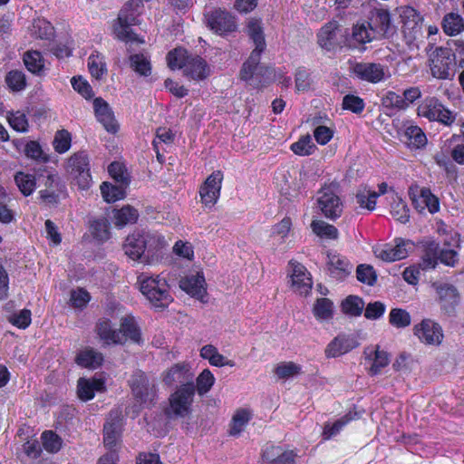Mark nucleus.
<instances>
[{"instance_id":"1","label":"nucleus","mask_w":464,"mask_h":464,"mask_svg":"<svg viewBox=\"0 0 464 464\" xmlns=\"http://www.w3.org/2000/svg\"><path fill=\"white\" fill-rule=\"evenodd\" d=\"M247 34L255 44V49L250 56L244 63L240 76L241 79L247 82L254 88H259L266 83L265 75L271 74L268 68L259 65L261 53L266 48V41L264 36L261 21L252 18L247 24Z\"/></svg>"},{"instance_id":"2","label":"nucleus","mask_w":464,"mask_h":464,"mask_svg":"<svg viewBox=\"0 0 464 464\" xmlns=\"http://www.w3.org/2000/svg\"><path fill=\"white\" fill-rule=\"evenodd\" d=\"M164 246L165 240L161 235L142 229L130 234L122 245V249L130 259L150 265L158 259V254Z\"/></svg>"},{"instance_id":"3","label":"nucleus","mask_w":464,"mask_h":464,"mask_svg":"<svg viewBox=\"0 0 464 464\" xmlns=\"http://www.w3.org/2000/svg\"><path fill=\"white\" fill-rule=\"evenodd\" d=\"M170 69H182L183 73L193 80H203L210 74V67L200 56L188 54L183 48H176L167 56Z\"/></svg>"},{"instance_id":"4","label":"nucleus","mask_w":464,"mask_h":464,"mask_svg":"<svg viewBox=\"0 0 464 464\" xmlns=\"http://www.w3.org/2000/svg\"><path fill=\"white\" fill-rule=\"evenodd\" d=\"M137 283L141 294L152 306L163 309L172 303L173 297L169 293L168 281L160 275L149 276L142 273L138 276Z\"/></svg>"},{"instance_id":"5","label":"nucleus","mask_w":464,"mask_h":464,"mask_svg":"<svg viewBox=\"0 0 464 464\" xmlns=\"http://www.w3.org/2000/svg\"><path fill=\"white\" fill-rule=\"evenodd\" d=\"M143 8L142 0H130L121 10L117 24L114 25L116 37L125 43H144L130 29V26L139 23V16Z\"/></svg>"},{"instance_id":"6","label":"nucleus","mask_w":464,"mask_h":464,"mask_svg":"<svg viewBox=\"0 0 464 464\" xmlns=\"http://www.w3.org/2000/svg\"><path fill=\"white\" fill-rule=\"evenodd\" d=\"M196 392L195 386H179L177 390L169 396V406L166 410V414L169 418H184L191 411Z\"/></svg>"},{"instance_id":"7","label":"nucleus","mask_w":464,"mask_h":464,"mask_svg":"<svg viewBox=\"0 0 464 464\" xmlns=\"http://www.w3.org/2000/svg\"><path fill=\"white\" fill-rule=\"evenodd\" d=\"M318 207L322 213L330 219L339 218L343 212V202L337 194V186L331 184L319 191Z\"/></svg>"},{"instance_id":"8","label":"nucleus","mask_w":464,"mask_h":464,"mask_svg":"<svg viewBox=\"0 0 464 464\" xmlns=\"http://www.w3.org/2000/svg\"><path fill=\"white\" fill-rule=\"evenodd\" d=\"M68 169L80 188L86 189L90 187L92 182L90 160L85 151L76 152L70 157Z\"/></svg>"},{"instance_id":"9","label":"nucleus","mask_w":464,"mask_h":464,"mask_svg":"<svg viewBox=\"0 0 464 464\" xmlns=\"http://www.w3.org/2000/svg\"><path fill=\"white\" fill-rule=\"evenodd\" d=\"M208 27L215 34L225 36L237 29L236 17L229 12L222 9H215L206 14Z\"/></svg>"},{"instance_id":"10","label":"nucleus","mask_w":464,"mask_h":464,"mask_svg":"<svg viewBox=\"0 0 464 464\" xmlns=\"http://www.w3.org/2000/svg\"><path fill=\"white\" fill-rule=\"evenodd\" d=\"M132 394L141 403L152 402L156 396V385L145 372H135L130 381Z\"/></svg>"},{"instance_id":"11","label":"nucleus","mask_w":464,"mask_h":464,"mask_svg":"<svg viewBox=\"0 0 464 464\" xmlns=\"http://www.w3.org/2000/svg\"><path fill=\"white\" fill-rule=\"evenodd\" d=\"M122 428V413L119 409L110 411L103 426V443L110 452H116Z\"/></svg>"},{"instance_id":"12","label":"nucleus","mask_w":464,"mask_h":464,"mask_svg":"<svg viewBox=\"0 0 464 464\" xmlns=\"http://www.w3.org/2000/svg\"><path fill=\"white\" fill-rule=\"evenodd\" d=\"M431 287L438 295L442 310L450 315L453 314L460 301V295L456 286L450 283L436 281L431 284Z\"/></svg>"},{"instance_id":"13","label":"nucleus","mask_w":464,"mask_h":464,"mask_svg":"<svg viewBox=\"0 0 464 464\" xmlns=\"http://www.w3.org/2000/svg\"><path fill=\"white\" fill-rule=\"evenodd\" d=\"M402 33L408 43H412L422 36L421 15L412 7L406 6L401 13Z\"/></svg>"},{"instance_id":"14","label":"nucleus","mask_w":464,"mask_h":464,"mask_svg":"<svg viewBox=\"0 0 464 464\" xmlns=\"http://www.w3.org/2000/svg\"><path fill=\"white\" fill-rule=\"evenodd\" d=\"M162 381L168 386L180 384L179 386H195L194 372L189 363L179 362L165 371Z\"/></svg>"},{"instance_id":"15","label":"nucleus","mask_w":464,"mask_h":464,"mask_svg":"<svg viewBox=\"0 0 464 464\" xmlns=\"http://www.w3.org/2000/svg\"><path fill=\"white\" fill-rule=\"evenodd\" d=\"M409 196L412 204L420 212L428 208L429 212L433 214L440 209L438 198L427 188H419L416 185L411 186L409 188Z\"/></svg>"},{"instance_id":"16","label":"nucleus","mask_w":464,"mask_h":464,"mask_svg":"<svg viewBox=\"0 0 464 464\" xmlns=\"http://www.w3.org/2000/svg\"><path fill=\"white\" fill-rule=\"evenodd\" d=\"M291 281L293 290L300 295H307L313 286V281L310 273L305 266L295 261H290Z\"/></svg>"},{"instance_id":"17","label":"nucleus","mask_w":464,"mask_h":464,"mask_svg":"<svg viewBox=\"0 0 464 464\" xmlns=\"http://www.w3.org/2000/svg\"><path fill=\"white\" fill-rule=\"evenodd\" d=\"M223 174L221 171H214L201 186L199 194L203 204L212 207L220 195Z\"/></svg>"},{"instance_id":"18","label":"nucleus","mask_w":464,"mask_h":464,"mask_svg":"<svg viewBox=\"0 0 464 464\" xmlns=\"http://www.w3.org/2000/svg\"><path fill=\"white\" fill-rule=\"evenodd\" d=\"M452 53L449 48H437L430 60L431 74L438 79H447L450 76L452 64Z\"/></svg>"},{"instance_id":"19","label":"nucleus","mask_w":464,"mask_h":464,"mask_svg":"<svg viewBox=\"0 0 464 464\" xmlns=\"http://www.w3.org/2000/svg\"><path fill=\"white\" fill-rule=\"evenodd\" d=\"M414 334L427 344H440L443 339L440 325L430 319H424L415 325Z\"/></svg>"},{"instance_id":"20","label":"nucleus","mask_w":464,"mask_h":464,"mask_svg":"<svg viewBox=\"0 0 464 464\" xmlns=\"http://www.w3.org/2000/svg\"><path fill=\"white\" fill-rule=\"evenodd\" d=\"M353 71L359 79L372 83L380 82L386 77L384 66L375 63H357Z\"/></svg>"},{"instance_id":"21","label":"nucleus","mask_w":464,"mask_h":464,"mask_svg":"<svg viewBox=\"0 0 464 464\" xmlns=\"http://www.w3.org/2000/svg\"><path fill=\"white\" fill-rule=\"evenodd\" d=\"M409 245L410 243L398 238L395 240V245L388 244L381 247H376L374 253L377 257L383 261L394 262L407 256V246Z\"/></svg>"},{"instance_id":"22","label":"nucleus","mask_w":464,"mask_h":464,"mask_svg":"<svg viewBox=\"0 0 464 464\" xmlns=\"http://www.w3.org/2000/svg\"><path fill=\"white\" fill-rule=\"evenodd\" d=\"M358 346L357 341L348 335L339 334L326 346L324 353L327 358H335L352 351Z\"/></svg>"},{"instance_id":"23","label":"nucleus","mask_w":464,"mask_h":464,"mask_svg":"<svg viewBox=\"0 0 464 464\" xmlns=\"http://www.w3.org/2000/svg\"><path fill=\"white\" fill-rule=\"evenodd\" d=\"M339 33L340 28L337 22H329L317 34L318 44L328 51L335 48L342 44L339 39Z\"/></svg>"},{"instance_id":"24","label":"nucleus","mask_w":464,"mask_h":464,"mask_svg":"<svg viewBox=\"0 0 464 464\" xmlns=\"http://www.w3.org/2000/svg\"><path fill=\"white\" fill-rule=\"evenodd\" d=\"M374 38L372 24L363 21L353 26L352 34L346 41L351 47H357L372 42Z\"/></svg>"},{"instance_id":"25","label":"nucleus","mask_w":464,"mask_h":464,"mask_svg":"<svg viewBox=\"0 0 464 464\" xmlns=\"http://www.w3.org/2000/svg\"><path fill=\"white\" fill-rule=\"evenodd\" d=\"M96 333L106 344H122L123 336L121 332L114 329L111 321L107 318H101L96 324Z\"/></svg>"},{"instance_id":"26","label":"nucleus","mask_w":464,"mask_h":464,"mask_svg":"<svg viewBox=\"0 0 464 464\" xmlns=\"http://www.w3.org/2000/svg\"><path fill=\"white\" fill-rule=\"evenodd\" d=\"M366 359L372 361V366L369 370L371 375H377L381 372L382 369L387 366L390 362V357L387 352L380 350L379 346L375 349L366 348L364 351Z\"/></svg>"},{"instance_id":"27","label":"nucleus","mask_w":464,"mask_h":464,"mask_svg":"<svg viewBox=\"0 0 464 464\" xmlns=\"http://www.w3.org/2000/svg\"><path fill=\"white\" fill-rule=\"evenodd\" d=\"M78 396L82 401H89L94 397L95 392L104 390V382L102 379H84L78 381Z\"/></svg>"},{"instance_id":"28","label":"nucleus","mask_w":464,"mask_h":464,"mask_svg":"<svg viewBox=\"0 0 464 464\" xmlns=\"http://www.w3.org/2000/svg\"><path fill=\"white\" fill-rule=\"evenodd\" d=\"M327 267L330 274L336 278H343L351 271L352 266L349 262L336 253L327 254Z\"/></svg>"},{"instance_id":"29","label":"nucleus","mask_w":464,"mask_h":464,"mask_svg":"<svg viewBox=\"0 0 464 464\" xmlns=\"http://www.w3.org/2000/svg\"><path fill=\"white\" fill-rule=\"evenodd\" d=\"M204 283L203 276L197 274L182 278L179 282V286L191 296L202 298L205 294Z\"/></svg>"},{"instance_id":"30","label":"nucleus","mask_w":464,"mask_h":464,"mask_svg":"<svg viewBox=\"0 0 464 464\" xmlns=\"http://www.w3.org/2000/svg\"><path fill=\"white\" fill-rule=\"evenodd\" d=\"M123 336V343L129 339L135 343H140L141 342V334L140 327L135 320V318L131 315H127L121 320L120 329Z\"/></svg>"},{"instance_id":"31","label":"nucleus","mask_w":464,"mask_h":464,"mask_svg":"<svg viewBox=\"0 0 464 464\" xmlns=\"http://www.w3.org/2000/svg\"><path fill=\"white\" fill-rule=\"evenodd\" d=\"M372 28L373 31V36L386 35L391 30V17L390 14L386 10H378L372 14L371 22Z\"/></svg>"},{"instance_id":"32","label":"nucleus","mask_w":464,"mask_h":464,"mask_svg":"<svg viewBox=\"0 0 464 464\" xmlns=\"http://www.w3.org/2000/svg\"><path fill=\"white\" fill-rule=\"evenodd\" d=\"M450 111L436 98H427L418 108L417 116H449Z\"/></svg>"},{"instance_id":"33","label":"nucleus","mask_w":464,"mask_h":464,"mask_svg":"<svg viewBox=\"0 0 464 464\" xmlns=\"http://www.w3.org/2000/svg\"><path fill=\"white\" fill-rule=\"evenodd\" d=\"M401 140L413 149H420L427 143V138L422 130L413 125L407 126Z\"/></svg>"},{"instance_id":"34","label":"nucleus","mask_w":464,"mask_h":464,"mask_svg":"<svg viewBox=\"0 0 464 464\" xmlns=\"http://www.w3.org/2000/svg\"><path fill=\"white\" fill-rule=\"evenodd\" d=\"M440 245L435 241H428L425 244L424 254L420 263L422 270L434 269L439 261Z\"/></svg>"},{"instance_id":"35","label":"nucleus","mask_w":464,"mask_h":464,"mask_svg":"<svg viewBox=\"0 0 464 464\" xmlns=\"http://www.w3.org/2000/svg\"><path fill=\"white\" fill-rule=\"evenodd\" d=\"M112 213L114 225L118 227H123L126 225L134 224L139 218L137 209L130 205L124 206L120 209H114Z\"/></svg>"},{"instance_id":"36","label":"nucleus","mask_w":464,"mask_h":464,"mask_svg":"<svg viewBox=\"0 0 464 464\" xmlns=\"http://www.w3.org/2000/svg\"><path fill=\"white\" fill-rule=\"evenodd\" d=\"M88 69L93 78L101 80L108 72L104 56L96 51L92 52L88 58Z\"/></svg>"},{"instance_id":"37","label":"nucleus","mask_w":464,"mask_h":464,"mask_svg":"<svg viewBox=\"0 0 464 464\" xmlns=\"http://www.w3.org/2000/svg\"><path fill=\"white\" fill-rule=\"evenodd\" d=\"M102 361V354L92 348H86L81 351L76 357V362L79 365L92 369L99 367Z\"/></svg>"},{"instance_id":"38","label":"nucleus","mask_w":464,"mask_h":464,"mask_svg":"<svg viewBox=\"0 0 464 464\" xmlns=\"http://www.w3.org/2000/svg\"><path fill=\"white\" fill-rule=\"evenodd\" d=\"M442 28L448 35H457L464 31V18L456 13L447 14L442 20Z\"/></svg>"},{"instance_id":"39","label":"nucleus","mask_w":464,"mask_h":464,"mask_svg":"<svg viewBox=\"0 0 464 464\" xmlns=\"http://www.w3.org/2000/svg\"><path fill=\"white\" fill-rule=\"evenodd\" d=\"M290 149L295 155L304 157L314 154L317 147L314 143L311 135L305 134L301 136L297 141L294 142Z\"/></svg>"},{"instance_id":"40","label":"nucleus","mask_w":464,"mask_h":464,"mask_svg":"<svg viewBox=\"0 0 464 464\" xmlns=\"http://www.w3.org/2000/svg\"><path fill=\"white\" fill-rule=\"evenodd\" d=\"M30 32L34 37L44 40H50L54 35L53 25L43 18L34 20Z\"/></svg>"},{"instance_id":"41","label":"nucleus","mask_w":464,"mask_h":464,"mask_svg":"<svg viewBox=\"0 0 464 464\" xmlns=\"http://www.w3.org/2000/svg\"><path fill=\"white\" fill-rule=\"evenodd\" d=\"M125 187L126 186L121 185V183L116 186L108 182H103L100 188L104 200L111 203L125 198Z\"/></svg>"},{"instance_id":"42","label":"nucleus","mask_w":464,"mask_h":464,"mask_svg":"<svg viewBox=\"0 0 464 464\" xmlns=\"http://www.w3.org/2000/svg\"><path fill=\"white\" fill-rule=\"evenodd\" d=\"M410 210L407 204L397 195H393L391 204L392 216L401 223L404 224L410 219Z\"/></svg>"},{"instance_id":"43","label":"nucleus","mask_w":464,"mask_h":464,"mask_svg":"<svg viewBox=\"0 0 464 464\" xmlns=\"http://www.w3.org/2000/svg\"><path fill=\"white\" fill-rule=\"evenodd\" d=\"M364 308L363 300L357 295H349L342 303V309L344 314L351 316H359Z\"/></svg>"},{"instance_id":"44","label":"nucleus","mask_w":464,"mask_h":464,"mask_svg":"<svg viewBox=\"0 0 464 464\" xmlns=\"http://www.w3.org/2000/svg\"><path fill=\"white\" fill-rule=\"evenodd\" d=\"M43 448L49 453L58 452L63 445L62 438L53 430H45L41 435Z\"/></svg>"},{"instance_id":"45","label":"nucleus","mask_w":464,"mask_h":464,"mask_svg":"<svg viewBox=\"0 0 464 464\" xmlns=\"http://www.w3.org/2000/svg\"><path fill=\"white\" fill-rule=\"evenodd\" d=\"M314 314L318 320H330L334 314V304L328 298H319L314 305Z\"/></svg>"},{"instance_id":"46","label":"nucleus","mask_w":464,"mask_h":464,"mask_svg":"<svg viewBox=\"0 0 464 464\" xmlns=\"http://www.w3.org/2000/svg\"><path fill=\"white\" fill-rule=\"evenodd\" d=\"M24 62L28 71L33 73H40L44 67L42 53L38 51L26 52L24 55Z\"/></svg>"},{"instance_id":"47","label":"nucleus","mask_w":464,"mask_h":464,"mask_svg":"<svg viewBox=\"0 0 464 464\" xmlns=\"http://www.w3.org/2000/svg\"><path fill=\"white\" fill-rule=\"evenodd\" d=\"M250 420V412L246 410H238L232 418L229 434L237 436L245 429Z\"/></svg>"},{"instance_id":"48","label":"nucleus","mask_w":464,"mask_h":464,"mask_svg":"<svg viewBox=\"0 0 464 464\" xmlns=\"http://www.w3.org/2000/svg\"><path fill=\"white\" fill-rule=\"evenodd\" d=\"M311 227L314 234L321 237L328 239H336L338 237L337 228L322 220H314L311 224Z\"/></svg>"},{"instance_id":"49","label":"nucleus","mask_w":464,"mask_h":464,"mask_svg":"<svg viewBox=\"0 0 464 464\" xmlns=\"http://www.w3.org/2000/svg\"><path fill=\"white\" fill-rule=\"evenodd\" d=\"M109 227L106 218L93 220L91 224V233L99 242H104L110 238Z\"/></svg>"},{"instance_id":"50","label":"nucleus","mask_w":464,"mask_h":464,"mask_svg":"<svg viewBox=\"0 0 464 464\" xmlns=\"http://www.w3.org/2000/svg\"><path fill=\"white\" fill-rule=\"evenodd\" d=\"M24 154L35 161L45 163L50 160L49 155L43 150L37 141H29L24 148Z\"/></svg>"},{"instance_id":"51","label":"nucleus","mask_w":464,"mask_h":464,"mask_svg":"<svg viewBox=\"0 0 464 464\" xmlns=\"http://www.w3.org/2000/svg\"><path fill=\"white\" fill-rule=\"evenodd\" d=\"M389 322L396 328H405L411 324L410 314L401 308H393L389 314Z\"/></svg>"},{"instance_id":"52","label":"nucleus","mask_w":464,"mask_h":464,"mask_svg":"<svg viewBox=\"0 0 464 464\" xmlns=\"http://www.w3.org/2000/svg\"><path fill=\"white\" fill-rule=\"evenodd\" d=\"M131 68L140 75L148 76L151 72L149 58L144 54H134L130 57Z\"/></svg>"},{"instance_id":"53","label":"nucleus","mask_w":464,"mask_h":464,"mask_svg":"<svg viewBox=\"0 0 464 464\" xmlns=\"http://www.w3.org/2000/svg\"><path fill=\"white\" fill-rule=\"evenodd\" d=\"M7 86L14 92H20L25 88V75L22 71L14 70L7 73L5 77Z\"/></svg>"},{"instance_id":"54","label":"nucleus","mask_w":464,"mask_h":464,"mask_svg":"<svg viewBox=\"0 0 464 464\" xmlns=\"http://www.w3.org/2000/svg\"><path fill=\"white\" fill-rule=\"evenodd\" d=\"M14 180L20 191L24 196L31 195L35 188V181L33 176L24 172H18L14 176Z\"/></svg>"},{"instance_id":"55","label":"nucleus","mask_w":464,"mask_h":464,"mask_svg":"<svg viewBox=\"0 0 464 464\" xmlns=\"http://www.w3.org/2000/svg\"><path fill=\"white\" fill-rule=\"evenodd\" d=\"M274 372L279 379H288L298 375L301 372V367L293 362H281L277 364Z\"/></svg>"},{"instance_id":"56","label":"nucleus","mask_w":464,"mask_h":464,"mask_svg":"<svg viewBox=\"0 0 464 464\" xmlns=\"http://www.w3.org/2000/svg\"><path fill=\"white\" fill-rule=\"evenodd\" d=\"M108 171L111 178L121 185L127 186L130 182V176L125 167L117 161L110 164Z\"/></svg>"},{"instance_id":"57","label":"nucleus","mask_w":464,"mask_h":464,"mask_svg":"<svg viewBox=\"0 0 464 464\" xmlns=\"http://www.w3.org/2000/svg\"><path fill=\"white\" fill-rule=\"evenodd\" d=\"M215 382V377L208 369H205L197 378L196 389L198 394L203 395L207 393Z\"/></svg>"},{"instance_id":"58","label":"nucleus","mask_w":464,"mask_h":464,"mask_svg":"<svg viewBox=\"0 0 464 464\" xmlns=\"http://www.w3.org/2000/svg\"><path fill=\"white\" fill-rule=\"evenodd\" d=\"M71 83L75 92L82 95L85 99H91L94 93L92 86L86 79L82 76H73L71 79Z\"/></svg>"},{"instance_id":"59","label":"nucleus","mask_w":464,"mask_h":464,"mask_svg":"<svg viewBox=\"0 0 464 464\" xmlns=\"http://www.w3.org/2000/svg\"><path fill=\"white\" fill-rule=\"evenodd\" d=\"M71 141V134L67 130H62L56 132L53 145L56 152L64 153L70 149Z\"/></svg>"},{"instance_id":"60","label":"nucleus","mask_w":464,"mask_h":464,"mask_svg":"<svg viewBox=\"0 0 464 464\" xmlns=\"http://www.w3.org/2000/svg\"><path fill=\"white\" fill-rule=\"evenodd\" d=\"M352 420L349 415H345L341 419L337 420L334 423H326L323 431L324 440H329L332 437L337 435L340 430Z\"/></svg>"},{"instance_id":"61","label":"nucleus","mask_w":464,"mask_h":464,"mask_svg":"<svg viewBox=\"0 0 464 464\" xmlns=\"http://www.w3.org/2000/svg\"><path fill=\"white\" fill-rule=\"evenodd\" d=\"M357 279L368 285H373L376 282L377 276L372 266L360 265L356 269Z\"/></svg>"},{"instance_id":"62","label":"nucleus","mask_w":464,"mask_h":464,"mask_svg":"<svg viewBox=\"0 0 464 464\" xmlns=\"http://www.w3.org/2000/svg\"><path fill=\"white\" fill-rule=\"evenodd\" d=\"M378 194L375 191H359L356 194V202L361 208H367L368 210H373L376 205V198Z\"/></svg>"},{"instance_id":"63","label":"nucleus","mask_w":464,"mask_h":464,"mask_svg":"<svg viewBox=\"0 0 464 464\" xmlns=\"http://www.w3.org/2000/svg\"><path fill=\"white\" fill-rule=\"evenodd\" d=\"M364 108L362 99L358 96L348 94L343 99V109L350 111L353 113H360Z\"/></svg>"},{"instance_id":"64","label":"nucleus","mask_w":464,"mask_h":464,"mask_svg":"<svg viewBox=\"0 0 464 464\" xmlns=\"http://www.w3.org/2000/svg\"><path fill=\"white\" fill-rule=\"evenodd\" d=\"M386 306L382 302L369 303L365 307L364 316L369 320H377L383 315Z\"/></svg>"}]
</instances>
